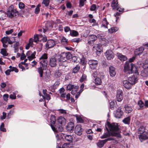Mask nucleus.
Instances as JSON below:
<instances>
[{"label": "nucleus", "mask_w": 148, "mask_h": 148, "mask_svg": "<svg viewBox=\"0 0 148 148\" xmlns=\"http://www.w3.org/2000/svg\"><path fill=\"white\" fill-rule=\"evenodd\" d=\"M107 126L109 130L111 132L112 136H115L118 138H121L120 131L117 123H110L108 122Z\"/></svg>", "instance_id": "nucleus-1"}, {"label": "nucleus", "mask_w": 148, "mask_h": 148, "mask_svg": "<svg viewBox=\"0 0 148 148\" xmlns=\"http://www.w3.org/2000/svg\"><path fill=\"white\" fill-rule=\"evenodd\" d=\"M18 14V12L15 8L13 5H11L8 7L7 9V15L10 18H12Z\"/></svg>", "instance_id": "nucleus-2"}, {"label": "nucleus", "mask_w": 148, "mask_h": 148, "mask_svg": "<svg viewBox=\"0 0 148 148\" xmlns=\"http://www.w3.org/2000/svg\"><path fill=\"white\" fill-rule=\"evenodd\" d=\"M48 55L46 53H44L39 59V63L42 67L47 68V66Z\"/></svg>", "instance_id": "nucleus-3"}, {"label": "nucleus", "mask_w": 148, "mask_h": 148, "mask_svg": "<svg viewBox=\"0 0 148 148\" xmlns=\"http://www.w3.org/2000/svg\"><path fill=\"white\" fill-rule=\"evenodd\" d=\"M78 88V86L75 85L69 84L67 86V90L70 91L72 90L71 92V94L74 95L76 93Z\"/></svg>", "instance_id": "nucleus-4"}, {"label": "nucleus", "mask_w": 148, "mask_h": 148, "mask_svg": "<svg viewBox=\"0 0 148 148\" xmlns=\"http://www.w3.org/2000/svg\"><path fill=\"white\" fill-rule=\"evenodd\" d=\"M115 116L117 118H121L123 115V112L121 110V108H119L114 112Z\"/></svg>", "instance_id": "nucleus-5"}, {"label": "nucleus", "mask_w": 148, "mask_h": 148, "mask_svg": "<svg viewBox=\"0 0 148 148\" xmlns=\"http://www.w3.org/2000/svg\"><path fill=\"white\" fill-rule=\"evenodd\" d=\"M105 54L107 59L108 60L112 59L114 56V53L111 50H107Z\"/></svg>", "instance_id": "nucleus-6"}, {"label": "nucleus", "mask_w": 148, "mask_h": 148, "mask_svg": "<svg viewBox=\"0 0 148 148\" xmlns=\"http://www.w3.org/2000/svg\"><path fill=\"white\" fill-rule=\"evenodd\" d=\"M98 63V61L95 60H90L88 61L90 67L92 69H94L96 68Z\"/></svg>", "instance_id": "nucleus-7"}, {"label": "nucleus", "mask_w": 148, "mask_h": 148, "mask_svg": "<svg viewBox=\"0 0 148 148\" xmlns=\"http://www.w3.org/2000/svg\"><path fill=\"white\" fill-rule=\"evenodd\" d=\"M123 93L122 90H118L117 91L116 98L117 100L119 102H121L123 99Z\"/></svg>", "instance_id": "nucleus-8"}, {"label": "nucleus", "mask_w": 148, "mask_h": 148, "mask_svg": "<svg viewBox=\"0 0 148 148\" xmlns=\"http://www.w3.org/2000/svg\"><path fill=\"white\" fill-rule=\"evenodd\" d=\"M124 72L127 73L129 74H131V65L130 63L126 62L124 66Z\"/></svg>", "instance_id": "nucleus-9"}, {"label": "nucleus", "mask_w": 148, "mask_h": 148, "mask_svg": "<svg viewBox=\"0 0 148 148\" xmlns=\"http://www.w3.org/2000/svg\"><path fill=\"white\" fill-rule=\"evenodd\" d=\"M36 53V51H34L32 53L30 51H27L26 53V55L29 60L31 61L35 58Z\"/></svg>", "instance_id": "nucleus-10"}, {"label": "nucleus", "mask_w": 148, "mask_h": 148, "mask_svg": "<svg viewBox=\"0 0 148 148\" xmlns=\"http://www.w3.org/2000/svg\"><path fill=\"white\" fill-rule=\"evenodd\" d=\"M113 140L112 138H110L104 140H99L97 143V145L99 147L101 148L108 141L112 140Z\"/></svg>", "instance_id": "nucleus-11"}, {"label": "nucleus", "mask_w": 148, "mask_h": 148, "mask_svg": "<svg viewBox=\"0 0 148 148\" xmlns=\"http://www.w3.org/2000/svg\"><path fill=\"white\" fill-rule=\"evenodd\" d=\"M83 130L80 125H77L75 127V133L78 135H80L82 133Z\"/></svg>", "instance_id": "nucleus-12"}, {"label": "nucleus", "mask_w": 148, "mask_h": 148, "mask_svg": "<svg viewBox=\"0 0 148 148\" xmlns=\"http://www.w3.org/2000/svg\"><path fill=\"white\" fill-rule=\"evenodd\" d=\"M55 45V42L53 40H48L47 42L46 47L47 49L53 47Z\"/></svg>", "instance_id": "nucleus-13"}, {"label": "nucleus", "mask_w": 148, "mask_h": 148, "mask_svg": "<svg viewBox=\"0 0 148 148\" xmlns=\"http://www.w3.org/2000/svg\"><path fill=\"white\" fill-rule=\"evenodd\" d=\"M49 64L51 67H54L57 65V60L55 57H51L49 59Z\"/></svg>", "instance_id": "nucleus-14"}, {"label": "nucleus", "mask_w": 148, "mask_h": 148, "mask_svg": "<svg viewBox=\"0 0 148 148\" xmlns=\"http://www.w3.org/2000/svg\"><path fill=\"white\" fill-rule=\"evenodd\" d=\"M97 39V37L95 35H92L88 37V43L90 45H92L94 42Z\"/></svg>", "instance_id": "nucleus-15"}, {"label": "nucleus", "mask_w": 148, "mask_h": 148, "mask_svg": "<svg viewBox=\"0 0 148 148\" xmlns=\"http://www.w3.org/2000/svg\"><path fill=\"white\" fill-rule=\"evenodd\" d=\"M51 128L55 132H56L57 130L56 128L54 127L53 125H54L56 121V117L55 116L53 115H52L51 116Z\"/></svg>", "instance_id": "nucleus-16"}, {"label": "nucleus", "mask_w": 148, "mask_h": 148, "mask_svg": "<svg viewBox=\"0 0 148 148\" xmlns=\"http://www.w3.org/2000/svg\"><path fill=\"white\" fill-rule=\"evenodd\" d=\"M123 85L126 89H131L132 84L128 80H124L123 81Z\"/></svg>", "instance_id": "nucleus-17"}, {"label": "nucleus", "mask_w": 148, "mask_h": 148, "mask_svg": "<svg viewBox=\"0 0 148 148\" xmlns=\"http://www.w3.org/2000/svg\"><path fill=\"white\" fill-rule=\"evenodd\" d=\"M128 80L133 85L137 82L138 79L134 75H133L129 77Z\"/></svg>", "instance_id": "nucleus-18"}, {"label": "nucleus", "mask_w": 148, "mask_h": 148, "mask_svg": "<svg viewBox=\"0 0 148 148\" xmlns=\"http://www.w3.org/2000/svg\"><path fill=\"white\" fill-rule=\"evenodd\" d=\"M74 124L72 122L69 123L66 127V130L70 132H72L74 130Z\"/></svg>", "instance_id": "nucleus-19"}, {"label": "nucleus", "mask_w": 148, "mask_h": 148, "mask_svg": "<svg viewBox=\"0 0 148 148\" xmlns=\"http://www.w3.org/2000/svg\"><path fill=\"white\" fill-rule=\"evenodd\" d=\"M101 23V27H103L106 29L108 28V25L109 24V23L107 21L106 18L104 17Z\"/></svg>", "instance_id": "nucleus-20"}, {"label": "nucleus", "mask_w": 148, "mask_h": 148, "mask_svg": "<svg viewBox=\"0 0 148 148\" xmlns=\"http://www.w3.org/2000/svg\"><path fill=\"white\" fill-rule=\"evenodd\" d=\"M65 53H62L58 55V59L59 61L64 62L66 60Z\"/></svg>", "instance_id": "nucleus-21"}, {"label": "nucleus", "mask_w": 148, "mask_h": 148, "mask_svg": "<svg viewBox=\"0 0 148 148\" xmlns=\"http://www.w3.org/2000/svg\"><path fill=\"white\" fill-rule=\"evenodd\" d=\"M58 123L61 125H65L66 123V120L64 117L60 116L57 119Z\"/></svg>", "instance_id": "nucleus-22"}, {"label": "nucleus", "mask_w": 148, "mask_h": 148, "mask_svg": "<svg viewBox=\"0 0 148 148\" xmlns=\"http://www.w3.org/2000/svg\"><path fill=\"white\" fill-rule=\"evenodd\" d=\"M131 65V73H133L138 75V73L137 69V68L135 66L134 64L132 63L130 64Z\"/></svg>", "instance_id": "nucleus-23"}, {"label": "nucleus", "mask_w": 148, "mask_h": 148, "mask_svg": "<svg viewBox=\"0 0 148 148\" xmlns=\"http://www.w3.org/2000/svg\"><path fill=\"white\" fill-rule=\"evenodd\" d=\"M109 69L110 75L112 77L114 76L116 74L114 68L112 66H111L109 67Z\"/></svg>", "instance_id": "nucleus-24"}, {"label": "nucleus", "mask_w": 148, "mask_h": 148, "mask_svg": "<svg viewBox=\"0 0 148 148\" xmlns=\"http://www.w3.org/2000/svg\"><path fill=\"white\" fill-rule=\"evenodd\" d=\"M46 68L42 67V66H41L38 68V71L39 74V75L40 77H42L43 75V70L44 69H45Z\"/></svg>", "instance_id": "nucleus-25"}, {"label": "nucleus", "mask_w": 148, "mask_h": 148, "mask_svg": "<svg viewBox=\"0 0 148 148\" xmlns=\"http://www.w3.org/2000/svg\"><path fill=\"white\" fill-rule=\"evenodd\" d=\"M59 113L63 114L64 116L69 115V114L68 111L63 109H59L57 110Z\"/></svg>", "instance_id": "nucleus-26"}, {"label": "nucleus", "mask_w": 148, "mask_h": 148, "mask_svg": "<svg viewBox=\"0 0 148 148\" xmlns=\"http://www.w3.org/2000/svg\"><path fill=\"white\" fill-rule=\"evenodd\" d=\"M144 48L143 47H141L138 49H136L134 51V54L135 55H139L143 52L144 50Z\"/></svg>", "instance_id": "nucleus-27"}, {"label": "nucleus", "mask_w": 148, "mask_h": 148, "mask_svg": "<svg viewBox=\"0 0 148 148\" xmlns=\"http://www.w3.org/2000/svg\"><path fill=\"white\" fill-rule=\"evenodd\" d=\"M139 136V138L142 140H146L148 138V132H145Z\"/></svg>", "instance_id": "nucleus-28"}, {"label": "nucleus", "mask_w": 148, "mask_h": 148, "mask_svg": "<svg viewBox=\"0 0 148 148\" xmlns=\"http://www.w3.org/2000/svg\"><path fill=\"white\" fill-rule=\"evenodd\" d=\"M118 5L117 0H113L112 1L111 4V6L113 9H116Z\"/></svg>", "instance_id": "nucleus-29"}, {"label": "nucleus", "mask_w": 148, "mask_h": 148, "mask_svg": "<svg viewBox=\"0 0 148 148\" xmlns=\"http://www.w3.org/2000/svg\"><path fill=\"white\" fill-rule=\"evenodd\" d=\"M94 49H95L97 51V53L98 52H100L102 51V47L101 45L97 44L95 45L93 47Z\"/></svg>", "instance_id": "nucleus-30"}, {"label": "nucleus", "mask_w": 148, "mask_h": 148, "mask_svg": "<svg viewBox=\"0 0 148 148\" xmlns=\"http://www.w3.org/2000/svg\"><path fill=\"white\" fill-rule=\"evenodd\" d=\"M106 128L107 131V132L105 133L101 137V138L102 139L105 138H107L109 137L111 134V133H110L109 132V130L108 128H107L106 127Z\"/></svg>", "instance_id": "nucleus-31"}, {"label": "nucleus", "mask_w": 148, "mask_h": 148, "mask_svg": "<svg viewBox=\"0 0 148 148\" xmlns=\"http://www.w3.org/2000/svg\"><path fill=\"white\" fill-rule=\"evenodd\" d=\"M125 112L126 113H130L132 110L133 109L132 107L125 105Z\"/></svg>", "instance_id": "nucleus-32"}, {"label": "nucleus", "mask_w": 148, "mask_h": 148, "mask_svg": "<svg viewBox=\"0 0 148 148\" xmlns=\"http://www.w3.org/2000/svg\"><path fill=\"white\" fill-rule=\"evenodd\" d=\"M119 58L121 61H123L127 60V58L125 56L122 55L121 54H117Z\"/></svg>", "instance_id": "nucleus-33"}, {"label": "nucleus", "mask_w": 148, "mask_h": 148, "mask_svg": "<svg viewBox=\"0 0 148 148\" xmlns=\"http://www.w3.org/2000/svg\"><path fill=\"white\" fill-rule=\"evenodd\" d=\"M119 28L117 27H113L108 29V32L110 33H115L117 31Z\"/></svg>", "instance_id": "nucleus-34"}, {"label": "nucleus", "mask_w": 148, "mask_h": 148, "mask_svg": "<svg viewBox=\"0 0 148 148\" xmlns=\"http://www.w3.org/2000/svg\"><path fill=\"white\" fill-rule=\"evenodd\" d=\"M145 132V128L143 126H141L138 129V133L139 134H142Z\"/></svg>", "instance_id": "nucleus-35"}, {"label": "nucleus", "mask_w": 148, "mask_h": 148, "mask_svg": "<svg viewBox=\"0 0 148 148\" xmlns=\"http://www.w3.org/2000/svg\"><path fill=\"white\" fill-rule=\"evenodd\" d=\"M65 138L66 140L69 141L70 143L72 142L73 137L70 135H66L65 136Z\"/></svg>", "instance_id": "nucleus-36"}, {"label": "nucleus", "mask_w": 148, "mask_h": 148, "mask_svg": "<svg viewBox=\"0 0 148 148\" xmlns=\"http://www.w3.org/2000/svg\"><path fill=\"white\" fill-rule=\"evenodd\" d=\"M75 117L77 122L82 123L84 122L81 116L76 115L75 116Z\"/></svg>", "instance_id": "nucleus-37"}, {"label": "nucleus", "mask_w": 148, "mask_h": 148, "mask_svg": "<svg viewBox=\"0 0 148 148\" xmlns=\"http://www.w3.org/2000/svg\"><path fill=\"white\" fill-rule=\"evenodd\" d=\"M130 118L129 116L125 118L123 120V122L125 124H129L130 123Z\"/></svg>", "instance_id": "nucleus-38"}, {"label": "nucleus", "mask_w": 148, "mask_h": 148, "mask_svg": "<svg viewBox=\"0 0 148 148\" xmlns=\"http://www.w3.org/2000/svg\"><path fill=\"white\" fill-rule=\"evenodd\" d=\"M19 45V43L18 42H16L15 44L14 45V52H17L18 50V46Z\"/></svg>", "instance_id": "nucleus-39"}, {"label": "nucleus", "mask_w": 148, "mask_h": 148, "mask_svg": "<svg viewBox=\"0 0 148 148\" xmlns=\"http://www.w3.org/2000/svg\"><path fill=\"white\" fill-rule=\"evenodd\" d=\"M148 72L146 69H144L141 71V75L143 77H146L147 76Z\"/></svg>", "instance_id": "nucleus-40"}, {"label": "nucleus", "mask_w": 148, "mask_h": 148, "mask_svg": "<svg viewBox=\"0 0 148 148\" xmlns=\"http://www.w3.org/2000/svg\"><path fill=\"white\" fill-rule=\"evenodd\" d=\"M95 83L96 85H99L101 84V79L99 77H97L95 80Z\"/></svg>", "instance_id": "nucleus-41"}, {"label": "nucleus", "mask_w": 148, "mask_h": 148, "mask_svg": "<svg viewBox=\"0 0 148 148\" xmlns=\"http://www.w3.org/2000/svg\"><path fill=\"white\" fill-rule=\"evenodd\" d=\"M70 34L71 36H76L79 34L78 32L76 31L72 30L70 31Z\"/></svg>", "instance_id": "nucleus-42"}, {"label": "nucleus", "mask_w": 148, "mask_h": 148, "mask_svg": "<svg viewBox=\"0 0 148 148\" xmlns=\"http://www.w3.org/2000/svg\"><path fill=\"white\" fill-rule=\"evenodd\" d=\"M1 53L3 56H7L8 54L6 49H1Z\"/></svg>", "instance_id": "nucleus-43"}, {"label": "nucleus", "mask_w": 148, "mask_h": 148, "mask_svg": "<svg viewBox=\"0 0 148 148\" xmlns=\"http://www.w3.org/2000/svg\"><path fill=\"white\" fill-rule=\"evenodd\" d=\"M79 65H77L73 69V73H77L79 70Z\"/></svg>", "instance_id": "nucleus-44"}, {"label": "nucleus", "mask_w": 148, "mask_h": 148, "mask_svg": "<svg viewBox=\"0 0 148 148\" xmlns=\"http://www.w3.org/2000/svg\"><path fill=\"white\" fill-rule=\"evenodd\" d=\"M9 38L8 37H4L2 38L1 40V41L3 43H7Z\"/></svg>", "instance_id": "nucleus-45"}, {"label": "nucleus", "mask_w": 148, "mask_h": 148, "mask_svg": "<svg viewBox=\"0 0 148 148\" xmlns=\"http://www.w3.org/2000/svg\"><path fill=\"white\" fill-rule=\"evenodd\" d=\"M10 70V71H14L16 73L18 72V70L16 67H12V66H9Z\"/></svg>", "instance_id": "nucleus-46"}, {"label": "nucleus", "mask_w": 148, "mask_h": 148, "mask_svg": "<svg viewBox=\"0 0 148 148\" xmlns=\"http://www.w3.org/2000/svg\"><path fill=\"white\" fill-rule=\"evenodd\" d=\"M41 6V5L40 4H39L37 5L36 6V8L35 9V13L36 14H38L40 11V7Z\"/></svg>", "instance_id": "nucleus-47"}, {"label": "nucleus", "mask_w": 148, "mask_h": 148, "mask_svg": "<svg viewBox=\"0 0 148 148\" xmlns=\"http://www.w3.org/2000/svg\"><path fill=\"white\" fill-rule=\"evenodd\" d=\"M43 98L45 100V99L47 100H49L51 99V97L50 95L48 94H46L44 96H42Z\"/></svg>", "instance_id": "nucleus-48"}, {"label": "nucleus", "mask_w": 148, "mask_h": 148, "mask_svg": "<svg viewBox=\"0 0 148 148\" xmlns=\"http://www.w3.org/2000/svg\"><path fill=\"white\" fill-rule=\"evenodd\" d=\"M0 129L1 131L5 132H6V130L4 128V125L3 123H2L0 127Z\"/></svg>", "instance_id": "nucleus-49"}, {"label": "nucleus", "mask_w": 148, "mask_h": 148, "mask_svg": "<svg viewBox=\"0 0 148 148\" xmlns=\"http://www.w3.org/2000/svg\"><path fill=\"white\" fill-rule=\"evenodd\" d=\"M19 8L21 9H23L25 8V5L23 3L20 2L18 3Z\"/></svg>", "instance_id": "nucleus-50"}, {"label": "nucleus", "mask_w": 148, "mask_h": 148, "mask_svg": "<svg viewBox=\"0 0 148 148\" xmlns=\"http://www.w3.org/2000/svg\"><path fill=\"white\" fill-rule=\"evenodd\" d=\"M97 6L96 5L93 4L92 5L90 6V10L91 11H94L95 10Z\"/></svg>", "instance_id": "nucleus-51"}, {"label": "nucleus", "mask_w": 148, "mask_h": 148, "mask_svg": "<svg viewBox=\"0 0 148 148\" xmlns=\"http://www.w3.org/2000/svg\"><path fill=\"white\" fill-rule=\"evenodd\" d=\"M39 35L35 34L34 36V39H33L35 42H37L39 41Z\"/></svg>", "instance_id": "nucleus-52"}, {"label": "nucleus", "mask_w": 148, "mask_h": 148, "mask_svg": "<svg viewBox=\"0 0 148 148\" xmlns=\"http://www.w3.org/2000/svg\"><path fill=\"white\" fill-rule=\"evenodd\" d=\"M65 54L66 59H69L71 58V55L69 52L65 53Z\"/></svg>", "instance_id": "nucleus-53"}, {"label": "nucleus", "mask_w": 148, "mask_h": 148, "mask_svg": "<svg viewBox=\"0 0 148 148\" xmlns=\"http://www.w3.org/2000/svg\"><path fill=\"white\" fill-rule=\"evenodd\" d=\"M86 75L84 74L82 75L80 79V81L81 82H83L86 80Z\"/></svg>", "instance_id": "nucleus-54"}, {"label": "nucleus", "mask_w": 148, "mask_h": 148, "mask_svg": "<svg viewBox=\"0 0 148 148\" xmlns=\"http://www.w3.org/2000/svg\"><path fill=\"white\" fill-rule=\"evenodd\" d=\"M86 0H79V7H81L84 5V2Z\"/></svg>", "instance_id": "nucleus-55"}, {"label": "nucleus", "mask_w": 148, "mask_h": 148, "mask_svg": "<svg viewBox=\"0 0 148 148\" xmlns=\"http://www.w3.org/2000/svg\"><path fill=\"white\" fill-rule=\"evenodd\" d=\"M49 3V0H43L42 3L44 4L46 6L48 5Z\"/></svg>", "instance_id": "nucleus-56"}, {"label": "nucleus", "mask_w": 148, "mask_h": 148, "mask_svg": "<svg viewBox=\"0 0 148 148\" xmlns=\"http://www.w3.org/2000/svg\"><path fill=\"white\" fill-rule=\"evenodd\" d=\"M80 63L83 65H85L86 64V61L84 57L82 58L81 59Z\"/></svg>", "instance_id": "nucleus-57"}, {"label": "nucleus", "mask_w": 148, "mask_h": 148, "mask_svg": "<svg viewBox=\"0 0 148 148\" xmlns=\"http://www.w3.org/2000/svg\"><path fill=\"white\" fill-rule=\"evenodd\" d=\"M138 104L140 108H143L144 106L143 102L141 100L138 101Z\"/></svg>", "instance_id": "nucleus-58"}, {"label": "nucleus", "mask_w": 148, "mask_h": 148, "mask_svg": "<svg viewBox=\"0 0 148 148\" xmlns=\"http://www.w3.org/2000/svg\"><path fill=\"white\" fill-rule=\"evenodd\" d=\"M61 42L64 44L66 43L67 42V40L64 37H62L61 38Z\"/></svg>", "instance_id": "nucleus-59"}, {"label": "nucleus", "mask_w": 148, "mask_h": 148, "mask_svg": "<svg viewBox=\"0 0 148 148\" xmlns=\"http://www.w3.org/2000/svg\"><path fill=\"white\" fill-rule=\"evenodd\" d=\"M14 31L13 29H10V30H7L5 31V34L7 35H9L11 34Z\"/></svg>", "instance_id": "nucleus-60"}, {"label": "nucleus", "mask_w": 148, "mask_h": 148, "mask_svg": "<svg viewBox=\"0 0 148 148\" xmlns=\"http://www.w3.org/2000/svg\"><path fill=\"white\" fill-rule=\"evenodd\" d=\"M10 97L12 99H15L16 96L15 94L13 93L12 94H11L10 96Z\"/></svg>", "instance_id": "nucleus-61"}, {"label": "nucleus", "mask_w": 148, "mask_h": 148, "mask_svg": "<svg viewBox=\"0 0 148 148\" xmlns=\"http://www.w3.org/2000/svg\"><path fill=\"white\" fill-rule=\"evenodd\" d=\"M33 41H34L33 38H31L29 39V42L28 44H29V45H31L32 47Z\"/></svg>", "instance_id": "nucleus-62"}, {"label": "nucleus", "mask_w": 148, "mask_h": 148, "mask_svg": "<svg viewBox=\"0 0 148 148\" xmlns=\"http://www.w3.org/2000/svg\"><path fill=\"white\" fill-rule=\"evenodd\" d=\"M26 56L23 53H22L20 59L21 60L25 59L26 58Z\"/></svg>", "instance_id": "nucleus-63"}, {"label": "nucleus", "mask_w": 148, "mask_h": 148, "mask_svg": "<svg viewBox=\"0 0 148 148\" xmlns=\"http://www.w3.org/2000/svg\"><path fill=\"white\" fill-rule=\"evenodd\" d=\"M69 143H64L62 146V148H69Z\"/></svg>", "instance_id": "nucleus-64"}]
</instances>
